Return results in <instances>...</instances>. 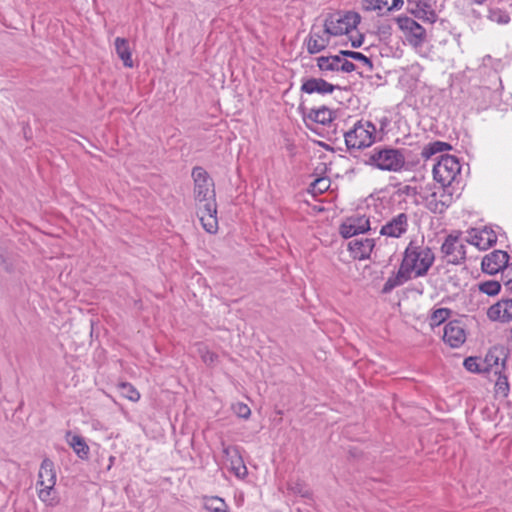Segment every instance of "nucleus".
<instances>
[{
    "instance_id": "obj_43",
    "label": "nucleus",
    "mask_w": 512,
    "mask_h": 512,
    "mask_svg": "<svg viewBox=\"0 0 512 512\" xmlns=\"http://www.w3.org/2000/svg\"><path fill=\"white\" fill-rule=\"evenodd\" d=\"M504 277H505V285L509 288V289H512V263L510 265L507 266L505 272H504Z\"/></svg>"
},
{
    "instance_id": "obj_12",
    "label": "nucleus",
    "mask_w": 512,
    "mask_h": 512,
    "mask_svg": "<svg viewBox=\"0 0 512 512\" xmlns=\"http://www.w3.org/2000/svg\"><path fill=\"white\" fill-rule=\"evenodd\" d=\"M332 36L325 26L323 28L312 27L304 41L307 52L311 55L322 52L329 45Z\"/></svg>"
},
{
    "instance_id": "obj_26",
    "label": "nucleus",
    "mask_w": 512,
    "mask_h": 512,
    "mask_svg": "<svg viewBox=\"0 0 512 512\" xmlns=\"http://www.w3.org/2000/svg\"><path fill=\"white\" fill-rule=\"evenodd\" d=\"M203 507L209 512H230L228 504L218 496H204Z\"/></svg>"
},
{
    "instance_id": "obj_14",
    "label": "nucleus",
    "mask_w": 512,
    "mask_h": 512,
    "mask_svg": "<svg viewBox=\"0 0 512 512\" xmlns=\"http://www.w3.org/2000/svg\"><path fill=\"white\" fill-rule=\"evenodd\" d=\"M466 242L479 250H487L497 242V235L494 230L488 227L482 229L473 228L468 231Z\"/></svg>"
},
{
    "instance_id": "obj_9",
    "label": "nucleus",
    "mask_w": 512,
    "mask_h": 512,
    "mask_svg": "<svg viewBox=\"0 0 512 512\" xmlns=\"http://www.w3.org/2000/svg\"><path fill=\"white\" fill-rule=\"evenodd\" d=\"M396 22L410 45L419 47L426 41V30L414 19L408 16H399Z\"/></svg>"
},
{
    "instance_id": "obj_32",
    "label": "nucleus",
    "mask_w": 512,
    "mask_h": 512,
    "mask_svg": "<svg viewBox=\"0 0 512 512\" xmlns=\"http://www.w3.org/2000/svg\"><path fill=\"white\" fill-rule=\"evenodd\" d=\"M451 314V310L448 308H438L434 310L429 318V324L431 327L439 326L445 322Z\"/></svg>"
},
{
    "instance_id": "obj_16",
    "label": "nucleus",
    "mask_w": 512,
    "mask_h": 512,
    "mask_svg": "<svg viewBox=\"0 0 512 512\" xmlns=\"http://www.w3.org/2000/svg\"><path fill=\"white\" fill-rule=\"evenodd\" d=\"M336 89H340L338 84H333L328 82L324 78H305L302 80V85L300 90L306 94H332Z\"/></svg>"
},
{
    "instance_id": "obj_31",
    "label": "nucleus",
    "mask_w": 512,
    "mask_h": 512,
    "mask_svg": "<svg viewBox=\"0 0 512 512\" xmlns=\"http://www.w3.org/2000/svg\"><path fill=\"white\" fill-rule=\"evenodd\" d=\"M70 445L78 457L81 459L88 458L89 447L81 436L74 435L70 441Z\"/></svg>"
},
{
    "instance_id": "obj_24",
    "label": "nucleus",
    "mask_w": 512,
    "mask_h": 512,
    "mask_svg": "<svg viewBox=\"0 0 512 512\" xmlns=\"http://www.w3.org/2000/svg\"><path fill=\"white\" fill-rule=\"evenodd\" d=\"M305 117L315 123L327 125L334 119V113L326 106H322L317 109H310Z\"/></svg>"
},
{
    "instance_id": "obj_29",
    "label": "nucleus",
    "mask_w": 512,
    "mask_h": 512,
    "mask_svg": "<svg viewBox=\"0 0 512 512\" xmlns=\"http://www.w3.org/2000/svg\"><path fill=\"white\" fill-rule=\"evenodd\" d=\"M120 395L132 402H137L140 399L139 391L128 382H120L117 385Z\"/></svg>"
},
{
    "instance_id": "obj_40",
    "label": "nucleus",
    "mask_w": 512,
    "mask_h": 512,
    "mask_svg": "<svg viewBox=\"0 0 512 512\" xmlns=\"http://www.w3.org/2000/svg\"><path fill=\"white\" fill-rule=\"evenodd\" d=\"M356 69L353 62L346 59L341 55V62L338 63V72L351 73Z\"/></svg>"
},
{
    "instance_id": "obj_45",
    "label": "nucleus",
    "mask_w": 512,
    "mask_h": 512,
    "mask_svg": "<svg viewBox=\"0 0 512 512\" xmlns=\"http://www.w3.org/2000/svg\"><path fill=\"white\" fill-rule=\"evenodd\" d=\"M472 4H477V5H481L483 4L486 0H469Z\"/></svg>"
},
{
    "instance_id": "obj_7",
    "label": "nucleus",
    "mask_w": 512,
    "mask_h": 512,
    "mask_svg": "<svg viewBox=\"0 0 512 512\" xmlns=\"http://www.w3.org/2000/svg\"><path fill=\"white\" fill-rule=\"evenodd\" d=\"M460 172L461 165L458 158L449 154L441 155L433 167L434 179L443 187L452 186L455 182L458 183Z\"/></svg>"
},
{
    "instance_id": "obj_17",
    "label": "nucleus",
    "mask_w": 512,
    "mask_h": 512,
    "mask_svg": "<svg viewBox=\"0 0 512 512\" xmlns=\"http://www.w3.org/2000/svg\"><path fill=\"white\" fill-rule=\"evenodd\" d=\"M443 340L452 348H458L466 341V332L458 320L448 322L444 327Z\"/></svg>"
},
{
    "instance_id": "obj_33",
    "label": "nucleus",
    "mask_w": 512,
    "mask_h": 512,
    "mask_svg": "<svg viewBox=\"0 0 512 512\" xmlns=\"http://www.w3.org/2000/svg\"><path fill=\"white\" fill-rule=\"evenodd\" d=\"M340 55H342L343 57H346V58H351L353 60L362 62V64L364 66H366L368 68V70H370V71L373 69V63H372L371 59L360 52L350 51V50H341Z\"/></svg>"
},
{
    "instance_id": "obj_44",
    "label": "nucleus",
    "mask_w": 512,
    "mask_h": 512,
    "mask_svg": "<svg viewBox=\"0 0 512 512\" xmlns=\"http://www.w3.org/2000/svg\"><path fill=\"white\" fill-rule=\"evenodd\" d=\"M376 1L377 0H362V8L366 11L378 10V8H376L378 4Z\"/></svg>"
},
{
    "instance_id": "obj_25",
    "label": "nucleus",
    "mask_w": 512,
    "mask_h": 512,
    "mask_svg": "<svg viewBox=\"0 0 512 512\" xmlns=\"http://www.w3.org/2000/svg\"><path fill=\"white\" fill-rule=\"evenodd\" d=\"M505 370H495L494 374L497 376L495 385H494V393L496 398L505 399L508 397L510 393V384L508 381V376L504 373Z\"/></svg>"
},
{
    "instance_id": "obj_38",
    "label": "nucleus",
    "mask_w": 512,
    "mask_h": 512,
    "mask_svg": "<svg viewBox=\"0 0 512 512\" xmlns=\"http://www.w3.org/2000/svg\"><path fill=\"white\" fill-rule=\"evenodd\" d=\"M376 2L379 12L398 9L403 5V0H377Z\"/></svg>"
},
{
    "instance_id": "obj_4",
    "label": "nucleus",
    "mask_w": 512,
    "mask_h": 512,
    "mask_svg": "<svg viewBox=\"0 0 512 512\" xmlns=\"http://www.w3.org/2000/svg\"><path fill=\"white\" fill-rule=\"evenodd\" d=\"M56 479L54 463L50 459L45 458L38 472L37 495L39 499L49 507H55L60 502V498L55 489Z\"/></svg>"
},
{
    "instance_id": "obj_19",
    "label": "nucleus",
    "mask_w": 512,
    "mask_h": 512,
    "mask_svg": "<svg viewBox=\"0 0 512 512\" xmlns=\"http://www.w3.org/2000/svg\"><path fill=\"white\" fill-rule=\"evenodd\" d=\"M375 242L371 238H353L347 244V249L354 259L364 260L370 257Z\"/></svg>"
},
{
    "instance_id": "obj_42",
    "label": "nucleus",
    "mask_w": 512,
    "mask_h": 512,
    "mask_svg": "<svg viewBox=\"0 0 512 512\" xmlns=\"http://www.w3.org/2000/svg\"><path fill=\"white\" fill-rule=\"evenodd\" d=\"M349 39L351 41V46L353 48H359L362 46L363 42H364V35L363 34H360L358 33L357 35L353 36V35H350L349 36Z\"/></svg>"
},
{
    "instance_id": "obj_8",
    "label": "nucleus",
    "mask_w": 512,
    "mask_h": 512,
    "mask_svg": "<svg viewBox=\"0 0 512 512\" xmlns=\"http://www.w3.org/2000/svg\"><path fill=\"white\" fill-rule=\"evenodd\" d=\"M466 238L460 235H448L441 245V253L448 264L460 265L466 260Z\"/></svg>"
},
{
    "instance_id": "obj_22",
    "label": "nucleus",
    "mask_w": 512,
    "mask_h": 512,
    "mask_svg": "<svg viewBox=\"0 0 512 512\" xmlns=\"http://www.w3.org/2000/svg\"><path fill=\"white\" fill-rule=\"evenodd\" d=\"M450 197L444 191L433 192L427 198V208L433 213H443L449 206Z\"/></svg>"
},
{
    "instance_id": "obj_23",
    "label": "nucleus",
    "mask_w": 512,
    "mask_h": 512,
    "mask_svg": "<svg viewBox=\"0 0 512 512\" xmlns=\"http://www.w3.org/2000/svg\"><path fill=\"white\" fill-rule=\"evenodd\" d=\"M115 50L125 67L132 68L134 66L131 49L127 39L117 37L115 39Z\"/></svg>"
},
{
    "instance_id": "obj_30",
    "label": "nucleus",
    "mask_w": 512,
    "mask_h": 512,
    "mask_svg": "<svg viewBox=\"0 0 512 512\" xmlns=\"http://www.w3.org/2000/svg\"><path fill=\"white\" fill-rule=\"evenodd\" d=\"M227 462L230 464L231 471L234 473V475L236 477L243 479L247 476V474H248L247 467L245 466L240 453L238 455H236L235 457L231 458Z\"/></svg>"
},
{
    "instance_id": "obj_36",
    "label": "nucleus",
    "mask_w": 512,
    "mask_h": 512,
    "mask_svg": "<svg viewBox=\"0 0 512 512\" xmlns=\"http://www.w3.org/2000/svg\"><path fill=\"white\" fill-rule=\"evenodd\" d=\"M463 365L465 369L472 373H484L482 360L478 357H468L464 360Z\"/></svg>"
},
{
    "instance_id": "obj_27",
    "label": "nucleus",
    "mask_w": 512,
    "mask_h": 512,
    "mask_svg": "<svg viewBox=\"0 0 512 512\" xmlns=\"http://www.w3.org/2000/svg\"><path fill=\"white\" fill-rule=\"evenodd\" d=\"M487 18L491 22H495L500 25H505L510 22L509 14L505 10L493 6V0H490L489 2Z\"/></svg>"
},
{
    "instance_id": "obj_21",
    "label": "nucleus",
    "mask_w": 512,
    "mask_h": 512,
    "mask_svg": "<svg viewBox=\"0 0 512 512\" xmlns=\"http://www.w3.org/2000/svg\"><path fill=\"white\" fill-rule=\"evenodd\" d=\"M341 62V55L320 56L316 58L317 67L321 75L333 80L338 72V63Z\"/></svg>"
},
{
    "instance_id": "obj_41",
    "label": "nucleus",
    "mask_w": 512,
    "mask_h": 512,
    "mask_svg": "<svg viewBox=\"0 0 512 512\" xmlns=\"http://www.w3.org/2000/svg\"><path fill=\"white\" fill-rule=\"evenodd\" d=\"M239 453V449L236 446H225L223 444V454L226 458V461H229L231 458L235 457Z\"/></svg>"
},
{
    "instance_id": "obj_6",
    "label": "nucleus",
    "mask_w": 512,
    "mask_h": 512,
    "mask_svg": "<svg viewBox=\"0 0 512 512\" xmlns=\"http://www.w3.org/2000/svg\"><path fill=\"white\" fill-rule=\"evenodd\" d=\"M361 16L355 11L336 12L324 21V26L333 36L349 35L360 24Z\"/></svg>"
},
{
    "instance_id": "obj_39",
    "label": "nucleus",
    "mask_w": 512,
    "mask_h": 512,
    "mask_svg": "<svg viewBox=\"0 0 512 512\" xmlns=\"http://www.w3.org/2000/svg\"><path fill=\"white\" fill-rule=\"evenodd\" d=\"M232 409L238 417L243 419H248L251 415V410L249 406L242 402H237L236 404H234L232 406Z\"/></svg>"
},
{
    "instance_id": "obj_13",
    "label": "nucleus",
    "mask_w": 512,
    "mask_h": 512,
    "mask_svg": "<svg viewBox=\"0 0 512 512\" xmlns=\"http://www.w3.org/2000/svg\"><path fill=\"white\" fill-rule=\"evenodd\" d=\"M370 230V220L366 216L348 217L339 228V232L343 238H353L358 234H363Z\"/></svg>"
},
{
    "instance_id": "obj_5",
    "label": "nucleus",
    "mask_w": 512,
    "mask_h": 512,
    "mask_svg": "<svg viewBox=\"0 0 512 512\" xmlns=\"http://www.w3.org/2000/svg\"><path fill=\"white\" fill-rule=\"evenodd\" d=\"M345 143L349 150L364 149L371 146L376 139V127L370 121L359 120L353 128L344 134Z\"/></svg>"
},
{
    "instance_id": "obj_10",
    "label": "nucleus",
    "mask_w": 512,
    "mask_h": 512,
    "mask_svg": "<svg viewBox=\"0 0 512 512\" xmlns=\"http://www.w3.org/2000/svg\"><path fill=\"white\" fill-rule=\"evenodd\" d=\"M437 0H407V11L415 18L433 24L437 21Z\"/></svg>"
},
{
    "instance_id": "obj_34",
    "label": "nucleus",
    "mask_w": 512,
    "mask_h": 512,
    "mask_svg": "<svg viewBox=\"0 0 512 512\" xmlns=\"http://www.w3.org/2000/svg\"><path fill=\"white\" fill-rule=\"evenodd\" d=\"M330 179L326 177H320L315 179L309 187V192L313 195H318L326 192L330 187Z\"/></svg>"
},
{
    "instance_id": "obj_1",
    "label": "nucleus",
    "mask_w": 512,
    "mask_h": 512,
    "mask_svg": "<svg viewBox=\"0 0 512 512\" xmlns=\"http://www.w3.org/2000/svg\"><path fill=\"white\" fill-rule=\"evenodd\" d=\"M434 261V252L425 244L423 236L410 239L403 252L398 271L388 277L382 292L388 294L412 279L426 276Z\"/></svg>"
},
{
    "instance_id": "obj_2",
    "label": "nucleus",
    "mask_w": 512,
    "mask_h": 512,
    "mask_svg": "<svg viewBox=\"0 0 512 512\" xmlns=\"http://www.w3.org/2000/svg\"><path fill=\"white\" fill-rule=\"evenodd\" d=\"M194 180V198L198 203L197 214L204 230L210 234L218 231L217 205L213 180L202 167L192 170Z\"/></svg>"
},
{
    "instance_id": "obj_3",
    "label": "nucleus",
    "mask_w": 512,
    "mask_h": 512,
    "mask_svg": "<svg viewBox=\"0 0 512 512\" xmlns=\"http://www.w3.org/2000/svg\"><path fill=\"white\" fill-rule=\"evenodd\" d=\"M365 163L381 171L401 172L406 166L402 149L391 146H377L366 154Z\"/></svg>"
},
{
    "instance_id": "obj_11",
    "label": "nucleus",
    "mask_w": 512,
    "mask_h": 512,
    "mask_svg": "<svg viewBox=\"0 0 512 512\" xmlns=\"http://www.w3.org/2000/svg\"><path fill=\"white\" fill-rule=\"evenodd\" d=\"M409 228V216L401 212L392 216L381 226L380 235L390 238H401Z\"/></svg>"
},
{
    "instance_id": "obj_15",
    "label": "nucleus",
    "mask_w": 512,
    "mask_h": 512,
    "mask_svg": "<svg viewBox=\"0 0 512 512\" xmlns=\"http://www.w3.org/2000/svg\"><path fill=\"white\" fill-rule=\"evenodd\" d=\"M509 255L503 250H494L485 255L481 262L482 271L489 275L497 274L508 266Z\"/></svg>"
},
{
    "instance_id": "obj_18",
    "label": "nucleus",
    "mask_w": 512,
    "mask_h": 512,
    "mask_svg": "<svg viewBox=\"0 0 512 512\" xmlns=\"http://www.w3.org/2000/svg\"><path fill=\"white\" fill-rule=\"evenodd\" d=\"M484 373L495 370H506V354L502 347H492L482 360Z\"/></svg>"
},
{
    "instance_id": "obj_35",
    "label": "nucleus",
    "mask_w": 512,
    "mask_h": 512,
    "mask_svg": "<svg viewBox=\"0 0 512 512\" xmlns=\"http://www.w3.org/2000/svg\"><path fill=\"white\" fill-rule=\"evenodd\" d=\"M479 290L488 296H495L500 292L501 285L498 281L489 280L480 283Z\"/></svg>"
},
{
    "instance_id": "obj_20",
    "label": "nucleus",
    "mask_w": 512,
    "mask_h": 512,
    "mask_svg": "<svg viewBox=\"0 0 512 512\" xmlns=\"http://www.w3.org/2000/svg\"><path fill=\"white\" fill-rule=\"evenodd\" d=\"M487 316L492 321L509 322L512 320V299H502L492 305Z\"/></svg>"
},
{
    "instance_id": "obj_28",
    "label": "nucleus",
    "mask_w": 512,
    "mask_h": 512,
    "mask_svg": "<svg viewBox=\"0 0 512 512\" xmlns=\"http://www.w3.org/2000/svg\"><path fill=\"white\" fill-rule=\"evenodd\" d=\"M451 148H452L451 145L447 142H443V141L430 142L426 146H424V148L422 149L421 156L424 159H429L433 155L440 153V152L448 151Z\"/></svg>"
},
{
    "instance_id": "obj_37",
    "label": "nucleus",
    "mask_w": 512,
    "mask_h": 512,
    "mask_svg": "<svg viewBox=\"0 0 512 512\" xmlns=\"http://www.w3.org/2000/svg\"><path fill=\"white\" fill-rule=\"evenodd\" d=\"M197 350L202 361L207 365H212L218 358L217 354L210 351L208 347L203 344H199Z\"/></svg>"
}]
</instances>
